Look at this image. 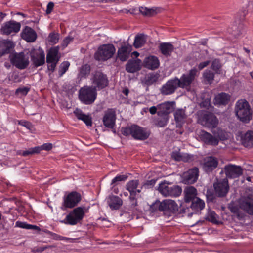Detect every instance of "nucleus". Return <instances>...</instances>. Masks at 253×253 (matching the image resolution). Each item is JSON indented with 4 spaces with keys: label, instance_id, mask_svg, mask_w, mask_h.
Here are the masks:
<instances>
[{
    "label": "nucleus",
    "instance_id": "f257e3e1",
    "mask_svg": "<svg viewBox=\"0 0 253 253\" xmlns=\"http://www.w3.org/2000/svg\"><path fill=\"white\" fill-rule=\"evenodd\" d=\"M235 113L238 118L245 123H249L252 118L250 104L245 99H241L236 102Z\"/></svg>",
    "mask_w": 253,
    "mask_h": 253
},
{
    "label": "nucleus",
    "instance_id": "f03ea898",
    "mask_svg": "<svg viewBox=\"0 0 253 253\" xmlns=\"http://www.w3.org/2000/svg\"><path fill=\"white\" fill-rule=\"evenodd\" d=\"M197 115L198 123L203 126L212 129L218 126V119L213 113L209 111H201L198 113Z\"/></svg>",
    "mask_w": 253,
    "mask_h": 253
},
{
    "label": "nucleus",
    "instance_id": "7ed1b4c3",
    "mask_svg": "<svg viewBox=\"0 0 253 253\" xmlns=\"http://www.w3.org/2000/svg\"><path fill=\"white\" fill-rule=\"evenodd\" d=\"M122 133L125 136L131 135L135 139L144 140L150 136V133L146 128L133 125L129 127L122 128Z\"/></svg>",
    "mask_w": 253,
    "mask_h": 253
},
{
    "label": "nucleus",
    "instance_id": "20e7f679",
    "mask_svg": "<svg viewBox=\"0 0 253 253\" xmlns=\"http://www.w3.org/2000/svg\"><path fill=\"white\" fill-rule=\"evenodd\" d=\"M97 97V91L95 87L85 86L82 87L79 91V98L82 102L89 105L92 104Z\"/></svg>",
    "mask_w": 253,
    "mask_h": 253
},
{
    "label": "nucleus",
    "instance_id": "39448f33",
    "mask_svg": "<svg viewBox=\"0 0 253 253\" xmlns=\"http://www.w3.org/2000/svg\"><path fill=\"white\" fill-rule=\"evenodd\" d=\"M115 51L116 48L113 44H102L95 53L94 58L97 61H106L112 58Z\"/></svg>",
    "mask_w": 253,
    "mask_h": 253
},
{
    "label": "nucleus",
    "instance_id": "423d86ee",
    "mask_svg": "<svg viewBox=\"0 0 253 253\" xmlns=\"http://www.w3.org/2000/svg\"><path fill=\"white\" fill-rule=\"evenodd\" d=\"M85 208L84 207H78L75 208L61 222L72 225L77 224L84 218L85 214Z\"/></svg>",
    "mask_w": 253,
    "mask_h": 253
},
{
    "label": "nucleus",
    "instance_id": "0eeeda50",
    "mask_svg": "<svg viewBox=\"0 0 253 253\" xmlns=\"http://www.w3.org/2000/svg\"><path fill=\"white\" fill-rule=\"evenodd\" d=\"M9 58L11 64L20 70L26 69L29 64V57L23 52L11 54Z\"/></svg>",
    "mask_w": 253,
    "mask_h": 253
},
{
    "label": "nucleus",
    "instance_id": "6e6552de",
    "mask_svg": "<svg viewBox=\"0 0 253 253\" xmlns=\"http://www.w3.org/2000/svg\"><path fill=\"white\" fill-rule=\"evenodd\" d=\"M81 200V194L76 191H72L64 197L61 209L64 210L67 208H73L76 206Z\"/></svg>",
    "mask_w": 253,
    "mask_h": 253
},
{
    "label": "nucleus",
    "instance_id": "1a4fd4ad",
    "mask_svg": "<svg viewBox=\"0 0 253 253\" xmlns=\"http://www.w3.org/2000/svg\"><path fill=\"white\" fill-rule=\"evenodd\" d=\"M197 70L195 68L191 69L188 74H183L180 79L175 77L179 88L188 89L190 87L192 82L194 80Z\"/></svg>",
    "mask_w": 253,
    "mask_h": 253
},
{
    "label": "nucleus",
    "instance_id": "9d476101",
    "mask_svg": "<svg viewBox=\"0 0 253 253\" xmlns=\"http://www.w3.org/2000/svg\"><path fill=\"white\" fill-rule=\"evenodd\" d=\"M213 186L214 194L218 197H226L230 189L228 180L227 178L217 179Z\"/></svg>",
    "mask_w": 253,
    "mask_h": 253
},
{
    "label": "nucleus",
    "instance_id": "9b49d317",
    "mask_svg": "<svg viewBox=\"0 0 253 253\" xmlns=\"http://www.w3.org/2000/svg\"><path fill=\"white\" fill-rule=\"evenodd\" d=\"M159 192L164 196L178 197L182 192V188L178 185L169 186L168 183L165 182L159 184L158 188Z\"/></svg>",
    "mask_w": 253,
    "mask_h": 253
},
{
    "label": "nucleus",
    "instance_id": "f8f14e48",
    "mask_svg": "<svg viewBox=\"0 0 253 253\" xmlns=\"http://www.w3.org/2000/svg\"><path fill=\"white\" fill-rule=\"evenodd\" d=\"M92 83L96 89L101 90L109 85V80L107 75L102 72L96 71L93 75Z\"/></svg>",
    "mask_w": 253,
    "mask_h": 253
},
{
    "label": "nucleus",
    "instance_id": "ddd939ff",
    "mask_svg": "<svg viewBox=\"0 0 253 253\" xmlns=\"http://www.w3.org/2000/svg\"><path fill=\"white\" fill-rule=\"evenodd\" d=\"M199 169L197 167L189 169L183 173L181 182L184 184H192L195 183L199 176Z\"/></svg>",
    "mask_w": 253,
    "mask_h": 253
},
{
    "label": "nucleus",
    "instance_id": "4468645a",
    "mask_svg": "<svg viewBox=\"0 0 253 253\" xmlns=\"http://www.w3.org/2000/svg\"><path fill=\"white\" fill-rule=\"evenodd\" d=\"M116 119V111L114 109H108L104 112L102 118L103 124L106 127L112 129L115 125Z\"/></svg>",
    "mask_w": 253,
    "mask_h": 253
},
{
    "label": "nucleus",
    "instance_id": "2eb2a0df",
    "mask_svg": "<svg viewBox=\"0 0 253 253\" xmlns=\"http://www.w3.org/2000/svg\"><path fill=\"white\" fill-rule=\"evenodd\" d=\"M179 87L175 78L168 80L160 88V91L163 95H168L173 94L176 89Z\"/></svg>",
    "mask_w": 253,
    "mask_h": 253
},
{
    "label": "nucleus",
    "instance_id": "dca6fc26",
    "mask_svg": "<svg viewBox=\"0 0 253 253\" xmlns=\"http://www.w3.org/2000/svg\"><path fill=\"white\" fill-rule=\"evenodd\" d=\"M239 206L246 213L253 215V196H248L241 198Z\"/></svg>",
    "mask_w": 253,
    "mask_h": 253
},
{
    "label": "nucleus",
    "instance_id": "f3484780",
    "mask_svg": "<svg viewBox=\"0 0 253 253\" xmlns=\"http://www.w3.org/2000/svg\"><path fill=\"white\" fill-rule=\"evenodd\" d=\"M224 170L226 177L229 178H236L243 174V170L240 166L232 164L226 165Z\"/></svg>",
    "mask_w": 253,
    "mask_h": 253
},
{
    "label": "nucleus",
    "instance_id": "a211bd4d",
    "mask_svg": "<svg viewBox=\"0 0 253 253\" xmlns=\"http://www.w3.org/2000/svg\"><path fill=\"white\" fill-rule=\"evenodd\" d=\"M20 27V23L11 20L5 22L1 27L0 31L2 34L8 35L12 33H17Z\"/></svg>",
    "mask_w": 253,
    "mask_h": 253
},
{
    "label": "nucleus",
    "instance_id": "6ab92c4d",
    "mask_svg": "<svg viewBox=\"0 0 253 253\" xmlns=\"http://www.w3.org/2000/svg\"><path fill=\"white\" fill-rule=\"evenodd\" d=\"M164 214L169 217L171 214L176 213L178 211V206L176 202L172 200L166 199L164 200Z\"/></svg>",
    "mask_w": 253,
    "mask_h": 253
},
{
    "label": "nucleus",
    "instance_id": "aec40b11",
    "mask_svg": "<svg viewBox=\"0 0 253 253\" xmlns=\"http://www.w3.org/2000/svg\"><path fill=\"white\" fill-rule=\"evenodd\" d=\"M218 165V161L216 158L212 156H208L204 159L203 168L207 173L211 172L215 169Z\"/></svg>",
    "mask_w": 253,
    "mask_h": 253
},
{
    "label": "nucleus",
    "instance_id": "412c9836",
    "mask_svg": "<svg viewBox=\"0 0 253 253\" xmlns=\"http://www.w3.org/2000/svg\"><path fill=\"white\" fill-rule=\"evenodd\" d=\"M31 60L35 67L43 65L45 63V54L42 49L31 53Z\"/></svg>",
    "mask_w": 253,
    "mask_h": 253
},
{
    "label": "nucleus",
    "instance_id": "4be33fe9",
    "mask_svg": "<svg viewBox=\"0 0 253 253\" xmlns=\"http://www.w3.org/2000/svg\"><path fill=\"white\" fill-rule=\"evenodd\" d=\"M199 136L201 141L207 145L217 146L218 144V139L205 130H201Z\"/></svg>",
    "mask_w": 253,
    "mask_h": 253
},
{
    "label": "nucleus",
    "instance_id": "5701e85b",
    "mask_svg": "<svg viewBox=\"0 0 253 253\" xmlns=\"http://www.w3.org/2000/svg\"><path fill=\"white\" fill-rule=\"evenodd\" d=\"M143 64L144 67L154 70L159 68L160 61L157 57L154 55H150L145 58Z\"/></svg>",
    "mask_w": 253,
    "mask_h": 253
},
{
    "label": "nucleus",
    "instance_id": "b1692460",
    "mask_svg": "<svg viewBox=\"0 0 253 253\" xmlns=\"http://www.w3.org/2000/svg\"><path fill=\"white\" fill-rule=\"evenodd\" d=\"M132 50V46L129 44L121 46L117 51V58L122 62L126 61Z\"/></svg>",
    "mask_w": 253,
    "mask_h": 253
},
{
    "label": "nucleus",
    "instance_id": "393cba45",
    "mask_svg": "<svg viewBox=\"0 0 253 253\" xmlns=\"http://www.w3.org/2000/svg\"><path fill=\"white\" fill-rule=\"evenodd\" d=\"M141 61L139 59L129 60L126 64V70L128 73H134L141 69Z\"/></svg>",
    "mask_w": 253,
    "mask_h": 253
},
{
    "label": "nucleus",
    "instance_id": "a878e982",
    "mask_svg": "<svg viewBox=\"0 0 253 253\" xmlns=\"http://www.w3.org/2000/svg\"><path fill=\"white\" fill-rule=\"evenodd\" d=\"M173 104V102H165L158 105V116H168L169 114L172 110Z\"/></svg>",
    "mask_w": 253,
    "mask_h": 253
},
{
    "label": "nucleus",
    "instance_id": "bb28decb",
    "mask_svg": "<svg viewBox=\"0 0 253 253\" xmlns=\"http://www.w3.org/2000/svg\"><path fill=\"white\" fill-rule=\"evenodd\" d=\"M107 202L112 210H117L123 205L122 199L118 196L114 195H111L108 197Z\"/></svg>",
    "mask_w": 253,
    "mask_h": 253
},
{
    "label": "nucleus",
    "instance_id": "cd10ccee",
    "mask_svg": "<svg viewBox=\"0 0 253 253\" xmlns=\"http://www.w3.org/2000/svg\"><path fill=\"white\" fill-rule=\"evenodd\" d=\"M59 46L52 47L49 49L46 55L47 63L51 62L52 61L59 62L61 57L59 52Z\"/></svg>",
    "mask_w": 253,
    "mask_h": 253
},
{
    "label": "nucleus",
    "instance_id": "c85d7f7f",
    "mask_svg": "<svg viewBox=\"0 0 253 253\" xmlns=\"http://www.w3.org/2000/svg\"><path fill=\"white\" fill-rule=\"evenodd\" d=\"M22 38L28 42H33L37 38L36 32L31 27L26 26L22 32Z\"/></svg>",
    "mask_w": 253,
    "mask_h": 253
},
{
    "label": "nucleus",
    "instance_id": "c756f323",
    "mask_svg": "<svg viewBox=\"0 0 253 253\" xmlns=\"http://www.w3.org/2000/svg\"><path fill=\"white\" fill-rule=\"evenodd\" d=\"M230 99V96L224 92L218 93L217 94L213 100V103L215 105L218 106H225L227 105Z\"/></svg>",
    "mask_w": 253,
    "mask_h": 253
},
{
    "label": "nucleus",
    "instance_id": "7c9ffc66",
    "mask_svg": "<svg viewBox=\"0 0 253 253\" xmlns=\"http://www.w3.org/2000/svg\"><path fill=\"white\" fill-rule=\"evenodd\" d=\"M158 48L161 53L166 57L170 56L174 49L173 45L169 42L161 43Z\"/></svg>",
    "mask_w": 253,
    "mask_h": 253
},
{
    "label": "nucleus",
    "instance_id": "2f4dec72",
    "mask_svg": "<svg viewBox=\"0 0 253 253\" xmlns=\"http://www.w3.org/2000/svg\"><path fill=\"white\" fill-rule=\"evenodd\" d=\"M184 200L186 203H189L194 200L197 194V189L193 186L186 187L184 190Z\"/></svg>",
    "mask_w": 253,
    "mask_h": 253
},
{
    "label": "nucleus",
    "instance_id": "473e14b6",
    "mask_svg": "<svg viewBox=\"0 0 253 253\" xmlns=\"http://www.w3.org/2000/svg\"><path fill=\"white\" fill-rule=\"evenodd\" d=\"M74 113L78 119L82 120L87 126H91L92 118L89 115L84 114L81 110L79 109H76L74 111Z\"/></svg>",
    "mask_w": 253,
    "mask_h": 253
},
{
    "label": "nucleus",
    "instance_id": "72a5a7b5",
    "mask_svg": "<svg viewBox=\"0 0 253 253\" xmlns=\"http://www.w3.org/2000/svg\"><path fill=\"white\" fill-rule=\"evenodd\" d=\"M242 143L246 147H253V131L251 130L248 131L242 137Z\"/></svg>",
    "mask_w": 253,
    "mask_h": 253
},
{
    "label": "nucleus",
    "instance_id": "f704fd0d",
    "mask_svg": "<svg viewBox=\"0 0 253 253\" xmlns=\"http://www.w3.org/2000/svg\"><path fill=\"white\" fill-rule=\"evenodd\" d=\"M243 29V24L239 22L238 23L233 24L229 29V32L235 38L238 37L241 34Z\"/></svg>",
    "mask_w": 253,
    "mask_h": 253
},
{
    "label": "nucleus",
    "instance_id": "c9c22d12",
    "mask_svg": "<svg viewBox=\"0 0 253 253\" xmlns=\"http://www.w3.org/2000/svg\"><path fill=\"white\" fill-rule=\"evenodd\" d=\"M147 36L144 34H138L136 35L133 45L136 48L142 47L147 41Z\"/></svg>",
    "mask_w": 253,
    "mask_h": 253
},
{
    "label": "nucleus",
    "instance_id": "e433bc0d",
    "mask_svg": "<svg viewBox=\"0 0 253 253\" xmlns=\"http://www.w3.org/2000/svg\"><path fill=\"white\" fill-rule=\"evenodd\" d=\"M177 125L181 126L185 122L186 115L185 111L182 109H177L174 114Z\"/></svg>",
    "mask_w": 253,
    "mask_h": 253
},
{
    "label": "nucleus",
    "instance_id": "4c0bfd02",
    "mask_svg": "<svg viewBox=\"0 0 253 253\" xmlns=\"http://www.w3.org/2000/svg\"><path fill=\"white\" fill-rule=\"evenodd\" d=\"M159 78L158 74H149L145 76L143 83L147 86H150L154 83H156Z\"/></svg>",
    "mask_w": 253,
    "mask_h": 253
},
{
    "label": "nucleus",
    "instance_id": "58836bf2",
    "mask_svg": "<svg viewBox=\"0 0 253 253\" xmlns=\"http://www.w3.org/2000/svg\"><path fill=\"white\" fill-rule=\"evenodd\" d=\"M191 204V208L196 211L202 210L205 207V202L204 201L197 197L192 200Z\"/></svg>",
    "mask_w": 253,
    "mask_h": 253
},
{
    "label": "nucleus",
    "instance_id": "ea45409f",
    "mask_svg": "<svg viewBox=\"0 0 253 253\" xmlns=\"http://www.w3.org/2000/svg\"><path fill=\"white\" fill-rule=\"evenodd\" d=\"M139 184L138 180H131L128 182L126 185V189L130 192V196H135L136 190Z\"/></svg>",
    "mask_w": 253,
    "mask_h": 253
},
{
    "label": "nucleus",
    "instance_id": "a19ab883",
    "mask_svg": "<svg viewBox=\"0 0 253 253\" xmlns=\"http://www.w3.org/2000/svg\"><path fill=\"white\" fill-rule=\"evenodd\" d=\"M163 203L164 200L162 202L156 201L150 206V211L153 212H156L158 211L163 212L164 211V205H163Z\"/></svg>",
    "mask_w": 253,
    "mask_h": 253
},
{
    "label": "nucleus",
    "instance_id": "79ce46f5",
    "mask_svg": "<svg viewBox=\"0 0 253 253\" xmlns=\"http://www.w3.org/2000/svg\"><path fill=\"white\" fill-rule=\"evenodd\" d=\"M90 72V66L88 64H84L82 66L80 69L79 76L81 78H86Z\"/></svg>",
    "mask_w": 253,
    "mask_h": 253
},
{
    "label": "nucleus",
    "instance_id": "37998d69",
    "mask_svg": "<svg viewBox=\"0 0 253 253\" xmlns=\"http://www.w3.org/2000/svg\"><path fill=\"white\" fill-rule=\"evenodd\" d=\"M139 11L142 15L146 16H152L157 13L156 9L148 8L142 6L139 7Z\"/></svg>",
    "mask_w": 253,
    "mask_h": 253
},
{
    "label": "nucleus",
    "instance_id": "c03bdc74",
    "mask_svg": "<svg viewBox=\"0 0 253 253\" xmlns=\"http://www.w3.org/2000/svg\"><path fill=\"white\" fill-rule=\"evenodd\" d=\"M203 76L205 81H206L208 84H211L214 78V73L210 70H206L203 74Z\"/></svg>",
    "mask_w": 253,
    "mask_h": 253
},
{
    "label": "nucleus",
    "instance_id": "a18cd8bd",
    "mask_svg": "<svg viewBox=\"0 0 253 253\" xmlns=\"http://www.w3.org/2000/svg\"><path fill=\"white\" fill-rule=\"evenodd\" d=\"M211 67L214 70L215 73L220 74L222 73V64L218 59H215L212 61Z\"/></svg>",
    "mask_w": 253,
    "mask_h": 253
},
{
    "label": "nucleus",
    "instance_id": "49530a36",
    "mask_svg": "<svg viewBox=\"0 0 253 253\" xmlns=\"http://www.w3.org/2000/svg\"><path fill=\"white\" fill-rule=\"evenodd\" d=\"M38 149L39 148H37V147L30 148L28 150L25 151L20 150L18 151L17 154L26 157L29 155H34L35 154H38Z\"/></svg>",
    "mask_w": 253,
    "mask_h": 253
},
{
    "label": "nucleus",
    "instance_id": "de8ad7c7",
    "mask_svg": "<svg viewBox=\"0 0 253 253\" xmlns=\"http://www.w3.org/2000/svg\"><path fill=\"white\" fill-rule=\"evenodd\" d=\"M69 66L70 63L68 61H64L60 64L58 70L59 77H61L68 70Z\"/></svg>",
    "mask_w": 253,
    "mask_h": 253
},
{
    "label": "nucleus",
    "instance_id": "09e8293b",
    "mask_svg": "<svg viewBox=\"0 0 253 253\" xmlns=\"http://www.w3.org/2000/svg\"><path fill=\"white\" fill-rule=\"evenodd\" d=\"M217 215L215 213L214 211H209L208 212V214L206 219L213 223H217L218 221L217 220Z\"/></svg>",
    "mask_w": 253,
    "mask_h": 253
},
{
    "label": "nucleus",
    "instance_id": "8fccbe9b",
    "mask_svg": "<svg viewBox=\"0 0 253 253\" xmlns=\"http://www.w3.org/2000/svg\"><path fill=\"white\" fill-rule=\"evenodd\" d=\"M60 35L57 33L51 32L48 36V41L52 44H55L57 43L59 40Z\"/></svg>",
    "mask_w": 253,
    "mask_h": 253
},
{
    "label": "nucleus",
    "instance_id": "3c124183",
    "mask_svg": "<svg viewBox=\"0 0 253 253\" xmlns=\"http://www.w3.org/2000/svg\"><path fill=\"white\" fill-rule=\"evenodd\" d=\"M127 177L128 176L126 175H117L112 179L111 184H114L115 185H117L119 182L126 181Z\"/></svg>",
    "mask_w": 253,
    "mask_h": 253
},
{
    "label": "nucleus",
    "instance_id": "603ef678",
    "mask_svg": "<svg viewBox=\"0 0 253 253\" xmlns=\"http://www.w3.org/2000/svg\"><path fill=\"white\" fill-rule=\"evenodd\" d=\"M159 118L157 120V125L160 127L165 126L168 120V116H159Z\"/></svg>",
    "mask_w": 253,
    "mask_h": 253
},
{
    "label": "nucleus",
    "instance_id": "864d4df0",
    "mask_svg": "<svg viewBox=\"0 0 253 253\" xmlns=\"http://www.w3.org/2000/svg\"><path fill=\"white\" fill-rule=\"evenodd\" d=\"M37 148H39L38 150V153H39L42 150L49 151L52 148V144L50 143H44L41 146H37Z\"/></svg>",
    "mask_w": 253,
    "mask_h": 253
},
{
    "label": "nucleus",
    "instance_id": "5fc2aeb1",
    "mask_svg": "<svg viewBox=\"0 0 253 253\" xmlns=\"http://www.w3.org/2000/svg\"><path fill=\"white\" fill-rule=\"evenodd\" d=\"M30 90V88L27 87H19L16 90L15 94H21L22 95L26 96Z\"/></svg>",
    "mask_w": 253,
    "mask_h": 253
},
{
    "label": "nucleus",
    "instance_id": "6e6d98bb",
    "mask_svg": "<svg viewBox=\"0 0 253 253\" xmlns=\"http://www.w3.org/2000/svg\"><path fill=\"white\" fill-rule=\"evenodd\" d=\"M54 247L55 246H52V245H48V246H43V247H35L32 250V251L33 252H42L46 249H51L52 248Z\"/></svg>",
    "mask_w": 253,
    "mask_h": 253
},
{
    "label": "nucleus",
    "instance_id": "4d7b16f0",
    "mask_svg": "<svg viewBox=\"0 0 253 253\" xmlns=\"http://www.w3.org/2000/svg\"><path fill=\"white\" fill-rule=\"evenodd\" d=\"M228 208L229 209V210L232 213L238 214L239 208L237 205H235L234 203H230L228 205Z\"/></svg>",
    "mask_w": 253,
    "mask_h": 253
},
{
    "label": "nucleus",
    "instance_id": "13d9d810",
    "mask_svg": "<svg viewBox=\"0 0 253 253\" xmlns=\"http://www.w3.org/2000/svg\"><path fill=\"white\" fill-rule=\"evenodd\" d=\"M18 124L22 126H25L26 128L29 130H31L33 128V125L32 124L25 120H20L18 121Z\"/></svg>",
    "mask_w": 253,
    "mask_h": 253
},
{
    "label": "nucleus",
    "instance_id": "bf43d9fd",
    "mask_svg": "<svg viewBox=\"0 0 253 253\" xmlns=\"http://www.w3.org/2000/svg\"><path fill=\"white\" fill-rule=\"evenodd\" d=\"M58 62L52 61L51 62L47 63V70L53 73L55 70Z\"/></svg>",
    "mask_w": 253,
    "mask_h": 253
},
{
    "label": "nucleus",
    "instance_id": "052dcab7",
    "mask_svg": "<svg viewBox=\"0 0 253 253\" xmlns=\"http://www.w3.org/2000/svg\"><path fill=\"white\" fill-rule=\"evenodd\" d=\"M157 180L152 179L150 180H147L144 184L143 186L145 188H150L153 187L156 183Z\"/></svg>",
    "mask_w": 253,
    "mask_h": 253
},
{
    "label": "nucleus",
    "instance_id": "680f3d73",
    "mask_svg": "<svg viewBox=\"0 0 253 253\" xmlns=\"http://www.w3.org/2000/svg\"><path fill=\"white\" fill-rule=\"evenodd\" d=\"M182 154L177 151L173 152L171 154V157L173 159L177 161H181Z\"/></svg>",
    "mask_w": 253,
    "mask_h": 253
},
{
    "label": "nucleus",
    "instance_id": "e2e57ef3",
    "mask_svg": "<svg viewBox=\"0 0 253 253\" xmlns=\"http://www.w3.org/2000/svg\"><path fill=\"white\" fill-rule=\"evenodd\" d=\"M29 225V224H27L26 222H21V221H18L16 222V223H15V227H19V228H23V229H28Z\"/></svg>",
    "mask_w": 253,
    "mask_h": 253
},
{
    "label": "nucleus",
    "instance_id": "0e129e2a",
    "mask_svg": "<svg viewBox=\"0 0 253 253\" xmlns=\"http://www.w3.org/2000/svg\"><path fill=\"white\" fill-rule=\"evenodd\" d=\"M129 199L131 202L130 208L132 209H135V207L137 206V201L135 198V196H130Z\"/></svg>",
    "mask_w": 253,
    "mask_h": 253
},
{
    "label": "nucleus",
    "instance_id": "69168bd1",
    "mask_svg": "<svg viewBox=\"0 0 253 253\" xmlns=\"http://www.w3.org/2000/svg\"><path fill=\"white\" fill-rule=\"evenodd\" d=\"M73 40V38L70 36H67L66 37L63 41L62 45L63 48L67 47L68 44Z\"/></svg>",
    "mask_w": 253,
    "mask_h": 253
},
{
    "label": "nucleus",
    "instance_id": "338daca9",
    "mask_svg": "<svg viewBox=\"0 0 253 253\" xmlns=\"http://www.w3.org/2000/svg\"><path fill=\"white\" fill-rule=\"evenodd\" d=\"M210 63V60H207V61H205L204 62H201L199 65H198V69L201 70L202 69H203V68H204L205 67H207L208 65H209Z\"/></svg>",
    "mask_w": 253,
    "mask_h": 253
},
{
    "label": "nucleus",
    "instance_id": "774afa93",
    "mask_svg": "<svg viewBox=\"0 0 253 253\" xmlns=\"http://www.w3.org/2000/svg\"><path fill=\"white\" fill-rule=\"evenodd\" d=\"M54 6V4L52 2H49L47 6L46 13L47 14H50L52 12V11L53 9Z\"/></svg>",
    "mask_w": 253,
    "mask_h": 253
}]
</instances>
